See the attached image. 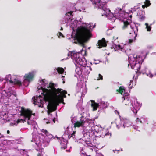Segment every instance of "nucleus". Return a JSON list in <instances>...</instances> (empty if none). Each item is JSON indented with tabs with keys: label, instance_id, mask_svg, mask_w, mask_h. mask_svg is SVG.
Returning <instances> with one entry per match:
<instances>
[{
	"label": "nucleus",
	"instance_id": "obj_1",
	"mask_svg": "<svg viewBox=\"0 0 156 156\" xmlns=\"http://www.w3.org/2000/svg\"><path fill=\"white\" fill-rule=\"evenodd\" d=\"M56 85L54 83H50L47 87V88L50 89L43 88L42 87H41L40 88L42 90H44V92H46V94H48L46 98L47 101L50 100L51 98L55 101V103L59 105V103H64L63 99L66 97V94H67V92L61 88L56 89L55 88Z\"/></svg>",
	"mask_w": 156,
	"mask_h": 156
},
{
	"label": "nucleus",
	"instance_id": "obj_2",
	"mask_svg": "<svg viewBox=\"0 0 156 156\" xmlns=\"http://www.w3.org/2000/svg\"><path fill=\"white\" fill-rule=\"evenodd\" d=\"M91 36L90 30L87 27L81 26L76 30L74 38L78 43L83 45Z\"/></svg>",
	"mask_w": 156,
	"mask_h": 156
},
{
	"label": "nucleus",
	"instance_id": "obj_3",
	"mask_svg": "<svg viewBox=\"0 0 156 156\" xmlns=\"http://www.w3.org/2000/svg\"><path fill=\"white\" fill-rule=\"evenodd\" d=\"M42 92L41 94L44 96V99L45 102H49L48 105L47 106V109H48V113L49 115L50 113L52 112L53 111H55L57 109V106L58 105V104L55 103V101L51 98L50 99V100L47 101L46 98L48 94H46V92H44V90H42Z\"/></svg>",
	"mask_w": 156,
	"mask_h": 156
},
{
	"label": "nucleus",
	"instance_id": "obj_4",
	"mask_svg": "<svg viewBox=\"0 0 156 156\" xmlns=\"http://www.w3.org/2000/svg\"><path fill=\"white\" fill-rule=\"evenodd\" d=\"M69 56H71V58L73 61L80 65L83 66H85L87 64V62L84 58H81L80 56L79 53L75 51H70L68 53Z\"/></svg>",
	"mask_w": 156,
	"mask_h": 156
},
{
	"label": "nucleus",
	"instance_id": "obj_5",
	"mask_svg": "<svg viewBox=\"0 0 156 156\" xmlns=\"http://www.w3.org/2000/svg\"><path fill=\"white\" fill-rule=\"evenodd\" d=\"M20 115L23 116L25 119H18L16 121V123L18 124L21 122L24 123L26 122V119H28V120L30 119L32 115H33L32 111L28 109H25L23 107L21 108L20 111Z\"/></svg>",
	"mask_w": 156,
	"mask_h": 156
},
{
	"label": "nucleus",
	"instance_id": "obj_6",
	"mask_svg": "<svg viewBox=\"0 0 156 156\" xmlns=\"http://www.w3.org/2000/svg\"><path fill=\"white\" fill-rule=\"evenodd\" d=\"M121 123L120 125H117L118 128H124L126 127H128L130 125V122L129 120L126 118H122L121 119Z\"/></svg>",
	"mask_w": 156,
	"mask_h": 156
},
{
	"label": "nucleus",
	"instance_id": "obj_7",
	"mask_svg": "<svg viewBox=\"0 0 156 156\" xmlns=\"http://www.w3.org/2000/svg\"><path fill=\"white\" fill-rule=\"evenodd\" d=\"M94 4L96 5L99 8L101 9L102 11L103 10L105 12L110 11L105 7L104 6L105 3L104 2H103L100 0H98L97 1H95Z\"/></svg>",
	"mask_w": 156,
	"mask_h": 156
},
{
	"label": "nucleus",
	"instance_id": "obj_8",
	"mask_svg": "<svg viewBox=\"0 0 156 156\" xmlns=\"http://www.w3.org/2000/svg\"><path fill=\"white\" fill-rule=\"evenodd\" d=\"M34 77V74L33 72H29L26 74L24 76V81H27L30 82L32 81Z\"/></svg>",
	"mask_w": 156,
	"mask_h": 156
},
{
	"label": "nucleus",
	"instance_id": "obj_9",
	"mask_svg": "<svg viewBox=\"0 0 156 156\" xmlns=\"http://www.w3.org/2000/svg\"><path fill=\"white\" fill-rule=\"evenodd\" d=\"M98 44L97 46H98V48L106 47L107 44L105 38H103L101 40H99L98 41Z\"/></svg>",
	"mask_w": 156,
	"mask_h": 156
},
{
	"label": "nucleus",
	"instance_id": "obj_10",
	"mask_svg": "<svg viewBox=\"0 0 156 156\" xmlns=\"http://www.w3.org/2000/svg\"><path fill=\"white\" fill-rule=\"evenodd\" d=\"M90 101L91 102V106L93 108V110H96L99 106V104L96 103L94 100H91Z\"/></svg>",
	"mask_w": 156,
	"mask_h": 156
},
{
	"label": "nucleus",
	"instance_id": "obj_11",
	"mask_svg": "<svg viewBox=\"0 0 156 156\" xmlns=\"http://www.w3.org/2000/svg\"><path fill=\"white\" fill-rule=\"evenodd\" d=\"M87 119L84 117L83 116H82L80 118V122L83 126L84 123L87 122Z\"/></svg>",
	"mask_w": 156,
	"mask_h": 156
},
{
	"label": "nucleus",
	"instance_id": "obj_12",
	"mask_svg": "<svg viewBox=\"0 0 156 156\" xmlns=\"http://www.w3.org/2000/svg\"><path fill=\"white\" fill-rule=\"evenodd\" d=\"M14 83L15 85H17L20 86L22 85V82L21 81L18 79H15L14 80Z\"/></svg>",
	"mask_w": 156,
	"mask_h": 156
},
{
	"label": "nucleus",
	"instance_id": "obj_13",
	"mask_svg": "<svg viewBox=\"0 0 156 156\" xmlns=\"http://www.w3.org/2000/svg\"><path fill=\"white\" fill-rule=\"evenodd\" d=\"M83 126L80 121H77L74 124V127L75 128L79 127L80 126Z\"/></svg>",
	"mask_w": 156,
	"mask_h": 156
},
{
	"label": "nucleus",
	"instance_id": "obj_14",
	"mask_svg": "<svg viewBox=\"0 0 156 156\" xmlns=\"http://www.w3.org/2000/svg\"><path fill=\"white\" fill-rule=\"evenodd\" d=\"M117 91L120 94H122L123 92L125 91V89L123 87L120 86L119 87V89L117 90Z\"/></svg>",
	"mask_w": 156,
	"mask_h": 156
},
{
	"label": "nucleus",
	"instance_id": "obj_15",
	"mask_svg": "<svg viewBox=\"0 0 156 156\" xmlns=\"http://www.w3.org/2000/svg\"><path fill=\"white\" fill-rule=\"evenodd\" d=\"M57 72L59 73H60L61 74H62L64 71V69L63 68H61V67L58 68H57Z\"/></svg>",
	"mask_w": 156,
	"mask_h": 156
},
{
	"label": "nucleus",
	"instance_id": "obj_16",
	"mask_svg": "<svg viewBox=\"0 0 156 156\" xmlns=\"http://www.w3.org/2000/svg\"><path fill=\"white\" fill-rule=\"evenodd\" d=\"M129 25V23L128 21L124 22V25L122 27L123 29H126L127 28V27Z\"/></svg>",
	"mask_w": 156,
	"mask_h": 156
},
{
	"label": "nucleus",
	"instance_id": "obj_17",
	"mask_svg": "<svg viewBox=\"0 0 156 156\" xmlns=\"http://www.w3.org/2000/svg\"><path fill=\"white\" fill-rule=\"evenodd\" d=\"M134 33L136 35L135 37H136L137 36V33L138 30V28L137 26H135V28H134L133 29Z\"/></svg>",
	"mask_w": 156,
	"mask_h": 156
},
{
	"label": "nucleus",
	"instance_id": "obj_18",
	"mask_svg": "<svg viewBox=\"0 0 156 156\" xmlns=\"http://www.w3.org/2000/svg\"><path fill=\"white\" fill-rule=\"evenodd\" d=\"M145 25L146 26V28L148 31H150L151 30V27L150 26H149L148 24L147 23H145Z\"/></svg>",
	"mask_w": 156,
	"mask_h": 156
},
{
	"label": "nucleus",
	"instance_id": "obj_19",
	"mask_svg": "<svg viewBox=\"0 0 156 156\" xmlns=\"http://www.w3.org/2000/svg\"><path fill=\"white\" fill-rule=\"evenodd\" d=\"M103 136H108V138H110L111 136V133H109V132H105V133H103Z\"/></svg>",
	"mask_w": 156,
	"mask_h": 156
},
{
	"label": "nucleus",
	"instance_id": "obj_20",
	"mask_svg": "<svg viewBox=\"0 0 156 156\" xmlns=\"http://www.w3.org/2000/svg\"><path fill=\"white\" fill-rule=\"evenodd\" d=\"M151 4V3L150 2V1L148 0H146L145 1V5L147 7L149 6Z\"/></svg>",
	"mask_w": 156,
	"mask_h": 156
},
{
	"label": "nucleus",
	"instance_id": "obj_21",
	"mask_svg": "<svg viewBox=\"0 0 156 156\" xmlns=\"http://www.w3.org/2000/svg\"><path fill=\"white\" fill-rule=\"evenodd\" d=\"M145 19V17L143 15H140L139 17V19L140 21H143Z\"/></svg>",
	"mask_w": 156,
	"mask_h": 156
},
{
	"label": "nucleus",
	"instance_id": "obj_22",
	"mask_svg": "<svg viewBox=\"0 0 156 156\" xmlns=\"http://www.w3.org/2000/svg\"><path fill=\"white\" fill-rule=\"evenodd\" d=\"M41 131L42 132L44 133L46 135H47L48 134V132L46 130L42 129L41 130Z\"/></svg>",
	"mask_w": 156,
	"mask_h": 156
},
{
	"label": "nucleus",
	"instance_id": "obj_23",
	"mask_svg": "<svg viewBox=\"0 0 156 156\" xmlns=\"http://www.w3.org/2000/svg\"><path fill=\"white\" fill-rule=\"evenodd\" d=\"M98 76H99L97 79V80H103V76H102V75H101L100 74H99L98 75Z\"/></svg>",
	"mask_w": 156,
	"mask_h": 156
},
{
	"label": "nucleus",
	"instance_id": "obj_24",
	"mask_svg": "<svg viewBox=\"0 0 156 156\" xmlns=\"http://www.w3.org/2000/svg\"><path fill=\"white\" fill-rule=\"evenodd\" d=\"M57 35L59 37H64V36L60 32H58V33L57 34Z\"/></svg>",
	"mask_w": 156,
	"mask_h": 156
},
{
	"label": "nucleus",
	"instance_id": "obj_25",
	"mask_svg": "<svg viewBox=\"0 0 156 156\" xmlns=\"http://www.w3.org/2000/svg\"><path fill=\"white\" fill-rule=\"evenodd\" d=\"M73 11H70L69 12H67V13H66V15H68V16H69H69H70V15H73L72 14V13H73Z\"/></svg>",
	"mask_w": 156,
	"mask_h": 156
},
{
	"label": "nucleus",
	"instance_id": "obj_26",
	"mask_svg": "<svg viewBox=\"0 0 156 156\" xmlns=\"http://www.w3.org/2000/svg\"><path fill=\"white\" fill-rule=\"evenodd\" d=\"M117 47L118 49L122 51H123L122 50L123 49V48L121 47L120 45H118V46H117Z\"/></svg>",
	"mask_w": 156,
	"mask_h": 156
},
{
	"label": "nucleus",
	"instance_id": "obj_27",
	"mask_svg": "<svg viewBox=\"0 0 156 156\" xmlns=\"http://www.w3.org/2000/svg\"><path fill=\"white\" fill-rule=\"evenodd\" d=\"M75 132L73 131V133L71 134V136H70V137H74L75 136Z\"/></svg>",
	"mask_w": 156,
	"mask_h": 156
},
{
	"label": "nucleus",
	"instance_id": "obj_28",
	"mask_svg": "<svg viewBox=\"0 0 156 156\" xmlns=\"http://www.w3.org/2000/svg\"><path fill=\"white\" fill-rule=\"evenodd\" d=\"M133 112L136 115L137 113V110L134 108L133 109Z\"/></svg>",
	"mask_w": 156,
	"mask_h": 156
},
{
	"label": "nucleus",
	"instance_id": "obj_29",
	"mask_svg": "<svg viewBox=\"0 0 156 156\" xmlns=\"http://www.w3.org/2000/svg\"><path fill=\"white\" fill-rule=\"evenodd\" d=\"M136 121L137 122H140L141 123H142L141 121L140 120V119L138 118H137V119H136Z\"/></svg>",
	"mask_w": 156,
	"mask_h": 156
},
{
	"label": "nucleus",
	"instance_id": "obj_30",
	"mask_svg": "<svg viewBox=\"0 0 156 156\" xmlns=\"http://www.w3.org/2000/svg\"><path fill=\"white\" fill-rule=\"evenodd\" d=\"M116 10H117L118 11H120L122 10V9L119 8V7H117L116 8Z\"/></svg>",
	"mask_w": 156,
	"mask_h": 156
},
{
	"label": "nucleus",
	"instance_id": "obj_31",
	"mask_svg": "<svg viewBox=\"0 0 156 156\" xmlns=\"http://www.w3.org/2000/svg\"><path fill=\"white\" fill-rule=\"evenodd\" d=\"M147 76H149L151 78H152L153 76V75L151 73H149L148 75H147Z\"/></svg>",
	"mask_w": 156,
	"mask_h": 156
},
{
	"label": "nucleus",
	"instance_id": "obj_32",
	"mask_svg": "<svg viewBox=\"0 0 156 156\" xmlns=\"http://www.w3.org/2000/svg\"><path fill=\"white\" fill-rule=\"evenodd\" d=\"M133 42V40L132 39H129V43L131 44Z\"/></svg>",
	"mask_w": 156,
	"mask_h": 156
},
{
	"label": "nucleus",
	"instance_id": "obj_33",
	"mask_svg": "<svg viewBox=\"0 0 156 156\" xmlns=\"http://www.w3.org/2000/svg\"><path fill=\"white\" fill-rule=\"evenodd\" d=\"M66 148H67V146H66V144H64V146L63 148L65 149H66Z\"/></svg>",
	"mask_w": 156,
	"mask_h": 156
},
{
	"label": "nucleus",
	"instance_id": "obj_34",
	"mask_svg": "<svg viewBox=\"0 0 156 156\" xmlns=\"http://www.w3.org/2000/svg\"><path fill=\"white\" fill-rule=\"evenodd\" d=\"M142 8L143 9L145 8V7H147V6H146L145 5H142Z\"/></svg>",
	"mask_w": 156,
	"mask_h": 156
},
{
	"label": "nucleus",
	"instance_id": "obj_35",
	"mask_svg": "<svg viewBox=\"0 0 156 156\" xmlns=\"http://www.w3.org/2000/svg\"><path fill=\"white\" fill-rule=\"evenodd\" d=\"M90 0L93 2L92 3L93 4H94L95 1H97L98 0Z\"/></svg>",
	"mask_w": 156,
	"mask_h": 156
},
{
	"label": "nucleus",
	"instance_id": "obj_36",
	"mask_svg": "<svg viewBox=\"0 0 156 156\" xmlns=\"http://www.w3.org/2000/svg\"><path fill=\"white\" fill-rule=\"evenodd\" d=\"M41 154L40 153H38L37 154V156H41Z\"/></svg>",
	"mask_w": 156,
	"mask_h": 156
},
{
	"label": "nucleus",
	"instance_id": "obj_37",
	"mask_svg": "<svg viewBox=\"0 0 156 156\" xmlns=\"http://www.w3.org/2000/svg\"><path fill=\"white\" fill-rule=\"evenodd\" d=\"M41 81L42 82L44 83L45 81V79H42V80Z\"/></svg>",
	"mask_w": 156,
	"mask_h": 156
},
{
	"label": "nucleus",
	"instance_id": "obj_38",
	"mask_svg": "<svg viewBox=\"0 0 156 156\" xmlns=\"http://www.w3.org/2000/svg\"><path fill=\"white\" fill-rule=\"evenodd\" d=\"M9 82L10 83H14V81L12 80H11L10 81H9Z\"/></svg>",
	"mask_w": 156,
	"mask_h": 156
},
{
	"label": "nucleus",
	"instance_id": "obj_39",
	"mask_svg": "<svg viewBox=\"0 0 156 156\" xmlns=\"http://www.w3.org/2000/svg\"><path fill=\"white\" fill-rule=\"evenodd\" d=\"M7 133L8 134H9L10 133V131L9 130H7Z\"/></svg>",
	"mask_w": 156,
	"mask_h": 156
},
{
	"label": "nucleus",
	"instance_id": "obj_40",
	"mask_svg": "<svg viewBox=\"0 0 156 156\" xmlns=\"http://www.w3.org/2000/svg\"><path fill=\"white\" fill-rule=\"evenodd\" d=\"M131 68L132 69H134V66H133V65H131Z\"/></svg>",
	"mask_w": 156,
	"mask_h": 156
},
{
	"label": "nucleus",
	"instance_id": "obj_41",
	"mask_svg": "<svg viewBox=\"0 0 156 156\" xmlns=\"http://www.w3.org/2000/svg\"><path fill=\"white\" fill-rule=\"evenodd\" d=\"M133 56H134V58H135V60H136V58H137V56H135V55H134Z\"/></svg>",
	"mask_w": 156,
	"mask_h": 156
},
{
	"label": "nucleus",
	"instance_id": "obj_42",
	"mask_svg": "<svg viewBox=\"0 0 156 156\" xmlns=\"http://www.w3.org/2000/svg\"><path fill=\"white\" fill-rule=\"evenodd\" d=\"M27 123L28 125H30V124L29 122L28 121H27Z\"/></svg>",
	"mask_w": 156,
	"mask_h": 156
},
{
	"label": "nucleus",
	"instance_id": "obj_43",
	"mask_svg": "<svg viewBox=\"0 0 156 156\" xmlns=\"http://www.w3.org/2000/svg\"><path fill=\"white\" fill-rule=\"evenodd\" d=\"M136 61H133V62L134 63V64L135 65H136Z\"/></svg>",
	"mask_w": 156,
	"mask_h": 156
},
{
	"label": "nucleus",
	"instance_id": "obj_44",
	"mask_svg": "<svg viewBox=\"0 0 156 156\" xmlns=\"http://www.w3.org/2000/svg\"><path fill=\"white\" fill-rule=\"evenodd\" d=\"M60 30H63V28H62V27H61V29H60Z\"/></svg>",
	"mask_w": 156,
	"mask_h": 156
},
{
	"label": "nucleus",
	"instance_id": "obj_45",
	"mask_svg": "<svg viewBox=\"0 0 156 156\" xmlns=\"http://www.w3.org/2000/svg\"><path fill=\"white\" fill-rule=\"evenodd\" d=\"M133 82V81L132 80H130V83H132Z\"/></svg>",
	"mask_w": 156,
	"mask_h": 156
},
{
	"label": "nucleus",
	"instance_id": "obj_46",
	"mask_svg": "<svg viewBox=\"0 0 156 156\" xmlns=\"http://www.w3.org/2000/svg\"><path fill=\"white\" fill-rule=\"evenodd\" d=\"M53 122L55 123V119H53Z\"/></svg>",
	"mask_w": 156,
	"mask_h": 156
},
{
	"label": "nucleus",
	"instance_id": "obj_47",
	"mask_svg": "<svg viewBox=\"0 0 156 156\" xmlns=\"http://www.w3.org/2000/svg\"><path fill=\"white\" fill-rule=\"evenodd\" d=\"M4 137V136L2 135V136H1V137ZM1 138V137H0V138Z\"/></svg>",
	"mask_w": 156,
	"mask_h": 156
},
{
	"label": "nucleus",
	"instance_id": "obj_48",
	"mask_svg": "<svg viewBox=\"0 0 156 156\" xmlns=\"http://www.w3.org/2000/svg\"><path fill=\"white\" fill-rule=\"evenodd\" d=\"M62 82L63 83H65V81H63Z\"/></svg>",
	"mask_w": 156,
	"mask_h": 156
},
{
	"label": "nucleus",
	"instance_id": "obj_49",
	"mask_svg": "<svg viewBox=\"0 0 156 156\" xmlns=\"http://www.w3.org/2000/svg\"><path fill=\"white\" fill-rule=\"evenodd\" d=\"M40 101H41V103L42 104V101L41 100H40Z\"/></svg>",
	"mask_w": 156,
	"mask_h": 156
},
{
	"label": "nucleus",
	"instance_id": "obj_50",
	"mask_svg": "<svg viewBox=\"0 0 156 156\" xmlns=\"http://www.w3.org/2000/svg\"><path fill=\"white\" fill-rule=\"evenodd\" d=\"M68 95L69 96H70V94H69Z\"/></svg>",
	"mask_w": 156,
	"mask_h": 156
},
{
	"label": "nucleus",
	"instance_id": "obj_51",
	"mask_svg": "<svg viewBox=\"0 0 156 156\" xmlns=\"http://www.w3.org/2000/svg\"><path fill=\"white\" fill-rule=\"evenodd\" d=\"M49 123V122H47V124H48V123Z\"/></svg>",
	"mask_w": 156,
	"mask_h": 156
},
{
	"label": "nucleus",
	"instance_id": "obj_52",
	"mask_svg": "<svg viewBox=\"0 0 156 156\" xmlns=\"http://www.w3.org/2000/svg\"><path fill=\"white\" fill-rule=\"evenodd\" d=\"M154 75L156 76V73H155V74H154Z\"/></svg>",
	"mask_w": 156,
	"mask_h": 156
},
{
	"label": "nucleus",
	"instance_id": "obj_53",
	"mask_svg": "<svg viewBox=\"0 0 156 156\" xmlns=\"http://www.w3.org/2000/svg\"><path fill=\"white\" fill-rule=\"evenodd\" d=\"M39 97H41V95H40Z\"/></svg>",
	"mask_w": 156,
	"mask_h": 156
},
{
	"label": "nucleus",
	"instance_id": "obj_54",
	"mask_svg": "<svg viewBox=\"0 0 156 156\" xmlns=\"http://www.w3.org/2000/svg\"><path fill=\"white\" fill-rule=\"evenodd\" d=\"M62 141H61V144H62Z\"/></svg>",
	"mask_w": 156,
	"mask_h": 156
},
{
	"label": "nucleus",
	"instance_id": "obj_55",
	"mask_svg": "<svg viewBox=\"0 0 156 156\" xmlns=\"http://www.w3.org/2000/svg\"><path fill=\"white\" fill-rule=\"evenodd\" d=\"M87 156H91L90 155H87Z\"/></svg>",
	"mask_w": 156,
	"mask_h": 156
},
{
	"label": "nucleus",
	"instance_id": "obj_56",
	"mask_svg": "<svg viewBox=\"0 0 156 156\" xmlns=\"http://www.w3.org/2000/svg\"><path fill=\"white\" fill-rule=\"evenodd\" d=\"M62 77H64V76H62Z\"/></svg>",
	"mask_w": 156,
	"mask_h": 156
},
{
	"label": "nucleus",
	"instance_id": "obj_57",
	"mask_svg": "<svg viewBox=\"0 0 156 156\" xmlns=\"http://www.w3.org/2000/svg\"><path fill=\"white\" fill-rule=\"evenodd\" d=\"M131 83L129 85V86H130Z\"/></svg>",
	"mask_w": 156,
	"mask_h": 156
},
{
	"label": "nucleus",
	"instance_id": "obj_58",
	"mask_svg": "<svg viewBox=\"0 0 156 156\" xmlns=\"http://www.w3.org/2000/svg\"><path fill=\"white\" fill-rule=\"evenodd\" d=\"M0 150L2 151V149L1 150Z\"/></svg>",
	"mask_w": 156,
	"mask_h": 156
},
{
	"label": "nucleus",
	"instance_id": "obj_59",
	"mask_svg": "<svg viewBox=\"0 0 156 156\" xmlns=\"http://www.w3.org/2000/svg\"><path fill=\"white\" fill-rule=\"evenodd\" d=\"M34 115H35V114L34 113V114H33Z\"/></svg>",
	"mask_w": 156,
	"mask_h": 156
},
{
	"label": "nucleus",
	"instance_id": "obj_60",
	"mask_svg": "<svg viewBox=\"0 0 156 156\" xmlns=\"http://www.w3.org/2000/svg\"><path fill=\"white\" fill-rule=\"evenodd\" d=\"M118 39V37L116 38V39Z\"/></svg>",
	"mask_w": 156,
	"mask_h": 156
},
{
	"label": "nucleus",
	"instance_id": "obj_61",
	"mask_svg": "<svg viewBox=\"0 0 156 156\" xmlns=\"http://www.w3.org/2000/svg\"><path fill=\"white\" fill-rule=\"evenodd\" d=\"M2 155H0V156H2Z\"/></svg>",
	"mask_w": 156,
	"mask_h": 156
},
{
	"label": "nucleus",
	"instance_id": "obj_62",
	"mask_svg": "<svg viewBox=\"0 0 156 156\" xmlns=\"http://www.w3.org/2000/svg\"><path fill=\"white\" fill-rule=\"evenodd\" d=\"M1 135V133H0V135Z\"/></svg>",
	"mask_w": 156,
	"mask_h": 156
},
{
	"label": "nucleus",
	"instance_id": "obj_63",
	"mask_svg": "<svg viewBox=\"0 0 156 156\" xmlns=\"http://www.w3.org/2000/svg\"><path fill=\"white\" fill-rule=\"evenodd\" d=\"M0 152H1V151H0Z\"/></svg>",
	"mask_w": 156,
	"mask_h": 156
}]
</instances>
